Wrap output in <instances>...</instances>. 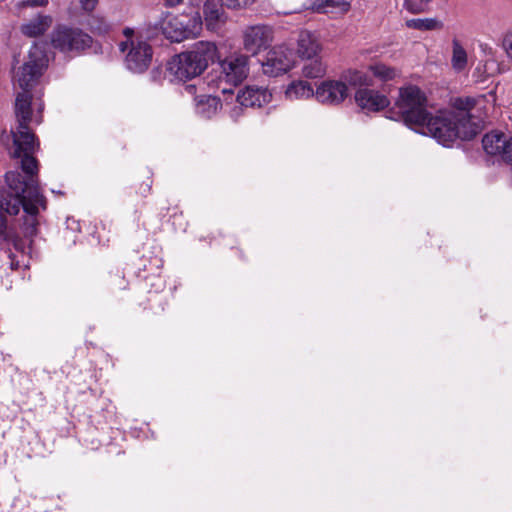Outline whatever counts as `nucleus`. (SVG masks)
<instances>
[{
	"label": "nucleus",
	"mask_w": 512,
	"mask_h": 512,
	"mask_svg": "<svg viewBox=\"0 0 512 512\" xmlns=\"http://www.w3.org/2000/svg\"><path fill=\"white\" fill-rule=\"evenodd\" d=\"M432 0H405L404 7L412 14H420L428 11V5Z\"/></svg>",
	"instance_id": "nucleus-25"
},
{
	"label": "nucleus",
	"mask_w": 512,
	"mask_h": 512,
	"mask_svg": "<svg viewBox=\"0 0 512 512\" xmlns=\"http://www.w3.org/2000/svg\"><path fill=\"white\" fill-rule=\"evenodd\" d=\"M355 102L362 110L378 112L389 106V99L379 91L363 88L355 93Z\"/></svg>",
	"instance_id": "nucleus-14"
},
{
	"label": "nucleus",
	"mask_w": 512,
	"mask_h": 512,
	"mask_svg": "<svg viewBox=\"0 0 512 512\" xmlns=\"http://www.w3.org/2000/svg\"><path fill=\"white\" fill-rule=\"evenodd\" d=\"M343 77L349 85L354 87L372 85V79L364 72L358 70H348Z\"/></svg>",
	"instance_id": "nucleus-20"
},
{
	"label": "nucleus",
	"mask_w": 512,
	"mask_h": 512,
	"mask_svg": "<svg viewBox=\"0 0 512 512\" xmlns=\"http://www.w3.org/2000/svg\"><path fill=\"white\" fill-rule=\"evenodd\" d=\"M339 5V2H337L336 0H318V4H317V11L318 12H327L326 11V8L328 7H337Z\"/></svg>",
	"instance_id": "nucleus-27"
},
{
	"label": "nucleus",
	"mask_w": 512,
	"mask_h": 512,
	"mask_svg": "<svg viewBox=\"0 0 512 512\" xmlns=\"http://www.w3.org/2000/svg\"><path fill=\"white\" fill-rule=\"evenodd\" d=\"M218 66L219 82L238 86L249 74V57L241 53H233L219 60Z\"/></svg>",
	"instance_id": "nucleus-8"
},
{
	"label": "nucleus",
	"mask_w": 512,
	"mask_h": 512,
	"mask_svg": "<svg viewBox=\"0 0 512 512\" xmlns=\"http://www.w3.org/2000/svg\"><path fill=\"white\" fill-rule=\"evenodd\" d=\"M348 96V88L345 82L325 80L316 89L315 97L322 104L339 105Z\"/></svg>",
	"instance_id": "nucleus-12"
},
{
	"label": "nucleus",
	"mask_w": 512,
	"mask_h": 512,
	"mask_svg": "<svg viewBox=\"0 0 512 512\" xmlns=\"http://www.w3.org/2000/svg\"><path fill=\"white\" fill-rule=\"evenodd\" d=\"M46 43H34L24 63L17 69L13 66V81L22 90L17 93L14 113L17 125L11 129L12 144L7 147L9 156L18 159L23 175L19 171H8L5 182L6 196L2 194V213L17 215L23 209L22 227L26 236L37 233L39 208L46 210L47 199L41 193L38 179V161L34 157L39 141L29 125L32 121L31 90L36 86L48 66ZM7 222L2 214V239L6 240Z\"/></svg>",
	"instance_id": "nucleus-1"
},
{
	"label": "nucleus",
	"mask_w": 512,
	"mask_h": 512,
	"mask_svg": "<svg viewBox=\"0 0 512 512\" xmlns=\"http://www.w3.org/2000/svg\"><path fill=\"white\" fill-rule=\"evenodd\" d=\"M160 73H161V70H160V69H154V70H152V72H151V74H152V76H153V78H154V79H155V78H156V76H158V74H160Z\"/></svg>",
	"instance_id": "nucleus-33"
},
{
	"label": "nucleus",
	"mask_w": 512,
	"mask_h": 512,
	"mask_svg": "<svg viewBox=\"0 0 512 512\" xmlns=\"http://www.w3.org/2000/svg\"><path fill=\"white\" fill-rule=\"evenodd\" d=\"M20 242H21V241H16V242H14V246H15V248H16L17 250H18V249H22V248H23L22 246L20 247Z\"/></svg>",
	"instance_id": "nucleus-34"
},
{
	"label": "nucleus",
	"mask_w": 512,
	"mask_h": 512,
	"mask_svg": "<svg viewBox=\"0 0 512 512\" xmlns=\"http://www.w3.org/2000/svg\"><path fill=\"white\" fill-rule=\"evenodd\" d=\"M369 70L373 75L382 81L392 80L397 75L395 68L389 67L383 63H376L369 66Z\"/></svg>",
	"instance_id": "nucleus-22"
},
{
	"label": "nucleus",
	"mask_w": 512,
	"mask_h": 512,
	"mask_svg": "<svg viewBox=\"0 0 512 512\" xmlns=\"http://www.w3.org/2000/svg\"><path fill=\"white\" fill-rule=\"evenodd\" d=\"M216 59L219 57L215 43L199 41L189 50L175 55L168 69L179 80L187 81L201 75Z\"/></svg>",
	"instance_id": "nucleus-3"
},
{
	"label": "nucleus",
	"mask_w": 512,
	"mask_h": 512,
	"mask_svg": "<svg viewBox=\"0 0 512 512\" xmlns=\"http://www.w3.org/2000/svg\"><path fill=\"white\" fill-rule=\"evenodd\" d=\"M343 5H344V6H346L345 10H347V9H348L349 4H348V3H343Z\"/></svg>",
	"instance_id": "nucleus-38"
},
{
	"label": "nucleus",
	"mask_w": 512,
	"mask_h": 512,
	"mask_svg": "<svg viewBox=\"0 0 512 512\" xmlns=\"http://www.w3.org/2000/svg\"><path fill=\"white\" fill-rule=\"evenodd\" d=\"M18 267V263H15L13 260H11V268L16 269Z\"/></svg>",
	"instance_id": "nucleus-36"
},
{
	"label": "nucleus",
	"mask_w": 512,
	"mask_h": 512,
	"mask_svg": "<svg viewBox=\"0 0 512 512\" xmlns=\"http://www.w3.org/2000/svg\"><path fill=\"white\" fill-rule=\"evenodd\" d=\"M452 67L457 71H462L467 65V53L457 39L452 42Z\"/></svg>",
	"instance_id": "nucleus-19"
},
{
	"label": "nucleus",
	"mask_w": 512,
	"mask_h": 512,
	"mask_svg": "<svg viewBox=\"0 0 512 512\" xmlns=\"http://www.w3.org/2000/svg\"><path fill=\"white\" fill-rule=\"evenodd\" d=\"M503 47L509 58L512 59V34H508L503 39Z\"/></svg>",
	"instance_id": "nucleus-30"
},
{
	"label": "nucleus",
	"mask_w": 512,
	"mask_h": 512,
	"mask_svg": "<svg viewBox=\"0 0 512 512\" xmlns=\"http://www.w3.org/2000/svg\"><path fill=\"white\" fill-rule=\"evenodd\" d=\"M87 24L93 33H97L99 35L107 34L111 30L110 24L104 17L99 15H90Z\"/></svg>",
	"instance_id": "nucleus-24"
},
{
	"label": "nucleus",
	"mask_w": 512,
	"mask_h": 512,
	"mask_svg": "<svg viewBox=\"0 0 512 512\" xmlns=\"http://www.w3.org/2000/svg\"><path fill=\"white\" fill-rule=\"evenodd\" d=\"M48 4V0H25L22 1L19 6L22 8L25 7H44Z\"/></svg>",
	"instance_id": "nucleus-28"
},
{
	"label": "nucleus",
	"mask_w": 512,
	"mask_h": 512,
	"mask_svg": "<svg viewBox=\"0 0 512 512\" xmlns=\"http://www.w3.org/2000/svg\"><path fill=\"white\" fill-rule=\"evenodd\" d=\"M476 105L473 97H457L452 100L450 110H440L435 115L427 111L425 93L417 86L409 85L399 90L395 107L389 118L402 121L424 135H430L444 146H450L457 139L471 140L480 131L471 110Z\"/></svg>",
	"instance_id": "nucleus-2"
},
{
	"label": "nucleus",
	"mask_w": 512,
	"mask_h": 512,
	"mask_svg": "<svg viewBox=\"0 0 512 512\" xmlns=\"http://www.w3.org/2000/svg\"><path fill=\"white\" fill-rule=\"evenodd\" d=\"M53 19L50 15H38L28 23L22 25L21 31L28 37L43 35L52 25Z\"/></svg>",
	"instance_id": "nucleus-16"
},
{
	"label": "nucleus",
	"mask_w": 512,
	"mask_h": 512,
	"mask_svg": "<svg viewBox=\"0 0 512 512\" xmlns=\"http://www.w3.org/2000/svg\"><path fill=\"white\" fill-rule=\"evenodd\" d=\"M119 49L126 52L124 63L126 68L132 73H144L152 63L153 48L142 40L123 41L119 44Z\"/></svg>",
	"instance_id": "nucleus-7"
},
{
	"label": "nucleus",
	"mask_w": 512,
	"mask_h": 512,
	"mask_svg": "<svg viewBox=\"0 0 512 512\" xmlns=\"http://www.w3.org/2000/svg\"><path fill=\"white\" fill-rule=\"evenodd\" d=\"M407 28L419 31H435L443 28L442 21L437 18H415L409 19L405 23Z\"/></svg>",
	"instance_id": "nucleus-18"
},
{
	"label": "nucleus",
	"mask_w": 512,
	"mask_h": 512,
	"mask_svg": "<svg viewBox=\"0 0 512 512\" xmlns=\"http://www.w3.org/2000/svg\"><path fill=\"white\" fill-rule=\"evenodd\" d=\"M273 38L271 27L264 24L248 26L243 32L244 49L256 55L270 46Z\"/></svg>",
	"instance_id": "nucleus-9"
},
{
	"label": "nucleus",
	"mask_w": 512,
	"mask_h": 512,
	"mask_svg": "<svg viewBox=\"0 0 512 512\" xmlns=\"http://www.w3.org/2000/svg\"><path fill=\"white\" fill-rule=\"evenodd\" d=\"M272 99V94L267 88L258 86H246L240 89L236 96V101L241 107H262L268 104Z\"/></svg>",
	"instance_id": "nucleus-13"
},
{
	"label": "nucleus",
	"mask_w": 512,
	"mask_h": 512,
	"mask_svg": "<svg viewBox=\"0 0 512 512\" xmlns=\"http://www.w3.org/2000/svg\"><path fill=\"white\" fill-rule=\"evenodd\" d=\"M182 0H166V4L168 6H175L177 4H179Z\"/></svg>",
	"instance_id": "nucleus-32"
},
{
	"label": "nucleus",
	"mask_w": 512,
	"mask_h": 512,
	"mask_svg": "<svg viewBox=\"0 0 512 512\" xmlns=\"http://www.w3.org/2000/svg\"><path fill=\"white\" fill-rule=\"evenodd\" d=\"M321 49V44L314 33L308 30L300 31L296 53L302 60H310L302 69L305 77L318 78L325 73V68L318 58Z\"/></svg>",
	"instance_id": "nucleus-6"
},
{
	"label": "nucleus",
	"mask_w": 512,
	"mask_h": 512,
	"mask_svg": "<svg viewBox=\"0 0 512 512\" xmlns=\"http://www.w3.org/2000/svg\"><path fill=\"white\" fill-rule=\"evenodd\" d=\"M256 0H223L228 9H244L255 3Z\"/></svg>",
	"instance_id": "nucleus-26"
},
{
	"label": "nucleus",
	"mask_w": 512,
	"mask_h": 512,
	"mask_svg": "<svg viewBox=\"0 0 512 512\" xmlns=\"http://www.w3.org/2000/svg\"><path fill=\"white\" fill-rule=\"evenodd\" d=\"M222 92H223V93H231V94H232V93H233V90H231V89H227V88H225V87H224V88L222 89Z\"/></svg>",
	"instance_id": "nucleus-35"
},
{
	"label": "nucleus",
	"mask_w": 512,
	"mask_h": 512,
	"mask_svg": "<svg viewBox=\"0 0 512 512\" xmlns=\"http://www.w3.org/2000/svg\"><path fill=\"white\" fill-rule=\"evenodd\" d=\"M202 24V16L198 11L193 15L166 13L160 21V29L171 42H181L196 37L202 29Z\"/></svg>",
	"instance_id": "nucleus-5"
},
{
	"label": "nucleus",
	"mask_w": 512,
	"mask_h": 512,
	"mask_svg": "<svg viewBox=\"0 0 512 512\" xmlns=\"http://www.w3.org/2000/svg\"><path fill=\"white\" fill-rule=\"evenodd\" d=\"M288 95H295L299 98H309L315 95L312 86L306 81L292 83L287 89Z\"/></svg>",
	"instance_id": "nucleus-21"
},
{
	"label": "nucleus",
	"mask_w": 512,
	"mask_h": 512,
	"mask_svg": "<svg viewBox=\"0 0 512 512\" xmlns=\"http://www.w3.org/2000/svg\"><path fill=\"white\" fill-rule=\"evenodd\" d=\"M50 39L53 48L71 56L83 54L93 44V38L84 30L66 24L56 25Z\"/></svg>",
	"instance_id": "nucleus-4"
},
{
	"label": "nucleus",
	"mask_w": 512,
	"mask_h": 512,
	"mask_svg": "<svg viewBox=\"0 0 512 512\" xmlns=\"http://www.w3.org/2000/svg\"><path fill=\"white\" fill-rule=\"evenodd\" d=\"M485 152L489 155H498L503 161L512 163V137L507 138L504 133H487L482 139Z\"/></svg>",
	"instance_id": "nucleus-11"
},
{
	"label": "nucleus",
	"mask_w": 512,
	"mask_h": 512,
	"mask_svg": "<svg viewBox=\"0 0 512 512\" xmlns=\"http://www.w3.org/2000/svg\"><path fill=\"white\" fill-rule=\"evenodd\" d=\"M223 0H206L203 5V17L209 30H215L219 23L226 20Z\"/></svg>",
	"instance_id": "nucleus-15"
},
{
	"label": "nucleus",
	"mask_w": 512,
	"mask_h": 512,
	"mask_svg": "<svg viewBox=\"0 0 512 512\" xmlns=\"http://www.w3.org/2000/svg\"><path fill=\"white\" fill-rule=\"evenodd\" d=\"M159 34H162L160 29V21L153 25L149 23L139 28L136 32L135 39L148 42L155 39Z\"/></svg>",
	"instance_id": "nucleus-23"
},
{
	"label": "nucleus",
	"mask_w": 512,
	"mask_h": 512,
	"mask_svg": "<svg viewBox=\"0 0 512 512\" xmlns=\"http://www.w3.org/2000/svg\"><path fill=\"white\" fill-rule=\"evenodd\" d=\"M150 189H151L150 184H147V185H146V189H145V191H149Z\"/></svg>",
	"instance_id": "nucleus-37"
},
{
	"label": "nucleus",
	"mask_w": 512,
	"mask_h": 512,
	"mask_svg": "<svg viewBox=\"0 0 512 512\" xmlns=\"http://www.w3.org/2000/svg\"><path fill=\"white\" fill-rule=\"evenodd\" d=\"M261 64L265 74L277 77L292 67L291 53L284 46L273 47L261 60Z\"/></svg>",
	"instance_id": "nucleus-10"
},
{
	"label": "nucleus",
	"mask_w": 512,
	"mask_h": 512,
	"mask_svg": "<svg viewBox=\"0 0 512 512\" xmlns=\"http://www.w3.org/2000/svg\"><path fill=\"white\" fill-rule=\"evenodd\" d=\"M222 108L220 98L211 95H201L196 97L197 113L207 119L212 118Z\"/></svg>",
	"instance_id": "nucleus-17"
},
{
	"label": "nucleus",
	"mask_w": 512,
	"mask_h": 512,
	"mask_svg": "<svg viewBox=\"0 0 512 512\" xmlns=\"http://www.w3.org/2000/svg\"><path fill=\"white\" fill-rule=\"evenodd\" d=\"M136 32L133 28L126 27L123 30V35L127 38L126 41L135 40L136 38Z\"/></svg>",
	"instance_id": "nucleus-31"
},
{
	"label": "nucleus",
	"mask_w": 512,
	"mask_h": 512,
	"mask_svg": "<svg viewBox=\"0 0 512 512\" xmlns=\"http://www.w3.org/2000/svg\"><path fill=\"white\" fill-rule=\"evenodd\" d=\"M81 6V9L87 13L92 12L97 4L98 0H78Z\"/></svg>",
	"instance_id": "nucleus-29"
}]
</instances>
